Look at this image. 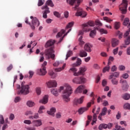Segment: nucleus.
<instances>
[{
  "mask_svg": "<svg viewBox=\"0 0 130 130\" xmlns=\"http://www.w3.org/2000/svg\"><path fill=\"white\" fill-rule=\"evenodd\" d=\"M120 27V23L118 22H115L114 27L116 30H118V29H119Z\"/></svg>",
  "mask_w": 130,
  "mask_h": 130,
  "instance_id": "obj_44",
  "label": "nucleus"
},
{
  "mask_svg": "<svg viewBox=\"0 0 130 130\" xmlns=\"http://www.w3.org/2000/svg\"><path fill=\"white\" fill-rule=\"evenodd\" d=\"M120 84H121L122 90L126 91L128 89V84H127L126 80L121 79L120 80Z\"/></svg>",
  "mask_w": 130,
  "mask_h": 130,
  "instance_id": "obj_12",
  "label": "nucleus"
},
{
  "mask_svg": "<svg viewBox=\"0 0 130 130\" xmlns=\"http://www.w3.org/2000/svg\"><path fill=\"white\" fill-rule=\"evenodd\" d=\"M107 85V81L104 80L102 82V85L103 87H105Z\"/></svg>",
  "mask_w": 130,
  "mask_h": 130,
  "instance_id": "obj_63",
  "label": "nucleus"
},
{
  "mask_svg": "<svg viewBox=\"0 0 130 130\" xmlns=\"http://www.w3.org/2000/svg\"><path fill=\"white\" fill-rule=\"evenodd\" d=\"M42 10H45L43 13V17L44 19H47V14H49L50 13V11L49 10V8L47 6H44L42 7Z\"/></svg>",
  "mask_w": 130,
  "mask_h": 130,
  "instance_id": "obj_13",
  "label": "nucleus"
},
{
  "mask_svg": "<svg viewBox=\"0 0 130 130\" xmlns=\"http://www.w3.org/2000/svg\"><path fill=\"white\" fill-rule=\"evenodd\" d=\"M79 45L81 46H82V45H84L85 44V42L83 41V36H80L79 39Z\"/></svg>",
  "mask_w": 130,
  "mask_h": 130,
  "instance_id": "obj_33",
  "label": "nucleus"
},
{
  "mask_svg": "<svg viewBox=\"0 0 130 130\" xmlns=\"http://www.w3.org/2000/svg\"><path fill=\"white\" fill-rule=\"evenodd\" d=\"M112 47H116L119 44V41L116 39H112L111 40Z\"/></svg>",
  "mask_w": 130,
  "mask_h": 130,
  "instance_id": "obj_19",
  "label": "nucleus"
},
{
  "mask_svg": "<svg viewBox=\"0 0 130 130\" xmlns=\"http://www.w3.org/2000/svg\"><path fill=\"white\" fill-rule=\"evenodd\" d=\"M47 72H46V68H42L40 69L39 75L40 76H45Z\"/></svg>",
  "mask_w": 130,
  "mask_h": 130,
  "instance_id": "obj_24",
  "label": "nucleus"
},
{
  "mask_svg": "<svg viewBox=\"0 0 130 130\" xmlns=\"http://www.w3.org/2000/svg\"><path fill=\"white\" fill-rule=\"evenodd\" d=\"M128 77L129 76L127 73H124L122 75V78H123V79H127Z\"/></svg>",
  "mask_w": 130,
  "mask_h": 130,
  "instance_id": "obj_55",
  "label": "nucleus"
},
{
  "mask_svg": "<svg viewBox=\"0 0 130 130\" xmlns=\"http://www.w3.org/2000/svg\"><path fill=\"white\" fill-rule=\"evenodd\" d=\"M93 47V46L90 44V43H86L85 44L84 47V49L85 50V51H87V52H91L92 51V48Z\"/></svg>",
  "mask_w": 130,
  "mask_h": 130,
  "instance_id": "obj_17",
  "label": "nucleus"
},
{
  "mask_svg": "<svg viewBox=\"0 0 130 130\" xmlns=\"http://www.w3.org/2000/svg\"><path fill=\"white\" fill-rule=\"evenodd\" d=\"M71 71L72 72H73L74 73H76V72H77V71H78V70L77 69V68L73 67L72 68H71L69 70V72L71 73Z\"/></svg>",
  "mask_w": 130,
  "mask_h": 130,
  "instance_id": "obj_56",
  "label": "nucleus"
},
{
  "mask_svg": "<svg viewBox=\"0 0 130 130\" xmlns=\"http://www.w3.org/2000/svg\"><path fill=\"white\" fill-rule=\"evenodd\" d=\"M75 16L76 17H82V18H85L87 16V12L81 10L80 11L78 9L77 12L76 13Z\"/></svg>",
  "mask_w": 130,
  "mask_h": 130,
  "instance_id": "obj_15",
  "label": "nucleus"
},
{
  "mask_svg": "<svg viewBox=\"0 0 130 130\" xmlns=\"http://www.w3.org/2000/svg\"><path fill=\"white\" fill-rule=\"evenodd\" d=\"M51 92L53 95L54 96H58V92H57V90L55 88H53L51 89Z\"/></svg>",
  "mask_w": 130,
  "mask_h": 130,
  "instance_id": "obj_29",
  "label": "nucleus"
},
{
  "mask_svg": "<svg viewBox=\"0 0 130 130\" xmlns=\"http://www.w3.org/2000/svg\"><path fill=\"white\" fill-rule=\"evenodd\" d=\"M129 23V19L128 18H126L124 19V21L123 22V25L124 26H127V24Z\"/></svg>",
  "mask_w": 130,
  "mask_h": 130,
  "instance_id": "obj_39",
  "label": "nucleus"
},
{
  "mask_svg": "<svg viewBox=\"0 0 130 130\" xmlns=\"http://www.w3.org/2000/svg\"><path fill=\"white\" fill-rule=\"evenodd\" d=\"M30 19H32L31 21L32 24H30V28L32 30H35V26L39 27V25H40V22L36 17L34 18L33 16H30Z\"/></svg>",
  "mask_w": 130,
  "mask_h": 130,
  "instance_id": "obj_6",
  "label": "nucleus"
},
{
  "mask_svg": "<svg viewBox=\"0 0 130 130\" xmlns=\"http://www.w3.org/2000/svg\"><path fill=\"white\" fill-rule=\"evenodd\" d=\"M113 77H115V78H118V77H119V73L115 72L114 73H112L111 75L109 76V80H111Z\"/></svg>",
  "mask_w": 130,
  "mask_h": 130,
  "instance_id": "obj_26",
  "label": "nucleus"
},
{
  "mask_svg": "<svg viewBox=\"0 0 130 130\" xmlns=\"http://www.w3.org/2000/svg\"><path fill=\"white\" fill-rule=\"evenodd\" d=\"M110 70V66H108L105 67L103 69V73H105L106 72H108Z\"/></svg>",
  "mask_w": 130,
  "mask_h": 130,
  "instance_id": "obj_43",
  "label": "nucleus"
},
{
  "mask_svg": "<svg viewBox=\"0 0 130 130\" xmlns=\"http://www.w3.org/2000/svg\"><path fill=\"white\" fill-rule=\"evenodd\" d=\"M73 55V51L69 50L67 54L66 55V59H68V58H69V57H70V56H72Z\"/></svg>",
  "mask_w": 130,
  "mask_h": 130,
  "instance_id": "obj_37",
  "label": "nucleus"
},
{
  "mask_svg": "<svg viewBox=\"0 0 130 130\" xmlns=\"http://www.w3.org/2000/svg\"><path fill=\"white\" fill-rule=\"evenodd\" d=\"M47 85L48 88H54L57 86V82L55 80H51L47 82Z\"/></svg>",
  "mask_w": 130,
  "mask_h": 130,
  "instance_id": "obj_14",
  "label": "nucleus"
},
{
  "mask_svg": "<svg viewBox=\"0 0 130 130\" xmlns=\"http://www.w3.org/2000/svg\"><path fill=\"white\" fill-rule=\"evenodd\" d=\"M83 92V94H87L88 93V90L85 89L84 85H80L75 90V93H82Z\"/></svg>",
  "mask_w": 130,
  "mask_h": 130,
  "instance_id": "obj_10",
  "label": "nucleus"
},
{
  "mask_svg": "<svg viewBox=\"0 0 130 130\" xmlns=\"http://www.w3.org/2000/svg\"><path fill=\"white\" fill-rule=\"evenodd\" d=\"M112 1V2H115V0H109ZM127 0H122V3L119 6V11H120L121 14L123 15L127 12V6L128 4L127 3Z\"/></svg>",
  "mask_w": 130,
  "mask_h": 130,
  "instance_id": "obj_4",
  "label": "nucleus"
},
{
  "mask_svg": "<svg viewBox=\"0 0 130 130\" xmlns=\"http://www.w3.org/2000/svg\"><path fill=\"white\" fill-rule=\"evenodd\" d=\"M23 123H25V124H31V123H32V122H31V120H25L23 121Z\"/></svg>",
  "mask_w": 130,
  "mask_h": 130,
  "instance_id": "obj_53",
  "label": "nucleus"
},
{
  "mask_svg": "<svg viewBox=\"0 0 130 130\" xmlns=\"http://www.w3.org/2000/svg\"><path fill=\"white\" fill-rule=\"evenodd\" d=\"M122 98L124 100H129L130 99V94L128 93H125L123 95Z\"/></svg>",
  "mask_w": 130,
  "mask_h": 130,
  "instance_id": "obj_32",
  "label": "nucleus"
},
{
  "mask_svg": "<svg viewBox=\"0 0 130 130\" xmlns=\"http://www.w3.org/2000/svg\"><path fill=\"white\" fill-rule=\"evenodd\" d=\"M119 70L120 71H124L125 70V67L121 65L119 67Z\"/></svg>",
  "mask_w": 130,
  "mask_h": 130,
  "instance_id": "obj_61",
  "label": "nucleus"
},
{
  "mask_svg": "<svg viewBox=\"0 0 130 130\" xmlns=\"http://www.w3.org/2000/svg\"><path fill=\"white\" fill-rule=\"evenodd\" d=\"M49 75L50 76V77H51V78H52V79H54V78L56 77V75H55V74H54V72H53L52 71L49 72Z\"/></svg>",
  "mask_w": 130,
  "mask_h": 130,
  "instance_id": "obj_42",
  "label": "nucleus"
},
{
  "mask_svg": "<svg viewBox=\"0 0 130 130\" xmlns=\"http://www.w3.org/2000/svg\"><path fill=\"white\" fill-rule=\"evenodd\" d=\"M55 111H56L55 108H52L50 110V111H47V113L49 115H52V116H54V113H55Z\"/></svg>",
  "mask_w": 130,
  "mask_h": 130,
  "instance_id": "obj_23",
  "label": "nucleus"
},
{
  "mask_svg": "<svg viewBox=\"0 0 130 130\" xmlns=\"http://www.w3.org/2000/svg\"><path fill=\"white\" fill-rule=\"evenodd\" d=\"M85 71H86V68L81 67L79 69V72L74 73V76L78 77V76H80V75H83V74H84V73H85Z\"/></svg>",
  "mask_w": 130,
  "mask_h": 130,
  "instance_id": "obj_16",
  "label": "nucleus"
},
{
  "mask_svg": "<svg viewBox=\"0 0 130 130\" xmlns=\"http://www.w3.org/2000/svg\"><path fill=\"white\" fill-rule=\"evenodd\" d=\"M53 14H54V16H55V17H57V18H59L60 17V15L59 14V13H58L56 11H54L53 12Z\"/></svg>",
  "mask_w": 130,
  "mask_h": 130,
  "instance_id": "obj_57",
  "label": "nucleus"
},
{
  "mask_svg": "<svg viewBox=\"0 0 130 130\" xmlns=\"http://www.w3.org/2000/svg\"><path fill=\"white\" fill-rule=\"evenodd\" d=\"M17 89L18 95H20V94L27 95V94H29V89H30V87L28 85H25V86H22L21 87V85H19L17 86Z\"/></svg>",
  "mask_w": 130,
  "mask_h": 130,
  "instance_id": "obj_3",
  "label": "nucleus"
},
{
  "mask_svg": "<svg viewBox=\"0 0 130 130\" xmlns=\"http://www.w3.org/2000/svg\"><path fill=\"white\" fill-rule=\"evenodd\" d=\"M129 33H130V28L128 29V30H127L125 32V33L123 36L124 38H126L125 40V45H128V44H130V36H128V35H129Z\"/></svg>",
  "mask_w": 130,
  "mask_h": 130,
  "instance_id": "obj_11",
  "label": "nucleus"
},
{
  "mask_svg": "<svg viewBox=\"0 0 130 130\" xmlns=\"http://www.w3.org/2000/svg\"><path fill=\"white\" fill-rule=\"evenodd\" d=\"M33 114V112L31 111H27L25 113V115H32Z\"/></svg>",
  "mask_w": 130,
  "mask_h": 130,
  "instance_id": "obj_62",
  "label": "nucleus"
},
{
  "mask_svg": "<svg viewBox=\"0 0 130 130\" xmlns=\"http://www.w3.org/2000/svg\"><path fill=\"white\" fill-rule=\"evenodd\" d=\"M111 82L113 85H118V80L116 78H112Z\"/></svg>",
  "mask_w": 130,
  "mask_h": 130,
  "instance_id": "obj_34",
  "label": "nucleus"
},
{
  "mask_svg": "<svg viewBox=\"0 0 130 130\" xmlns=\"http://www.w3.org/2000/svg\"><path fill=\"white\" fill-rule=\"evenodd\" d=\"M106 112H107V108L106 107H104L102 111V113H101L103 116L106 115Z\"/></svg>",
  "mask_w": 130,
  "mask_h": 130,
  "instance_id": "obj_40",
  "label": "nucleus"
},
{
  "mask_svg": "<svg viewBox=\"0 0 130 130\" xmlns=\"http://www.w3.org/2000/svg\"><path fill=\"white\" fill-rule=\"evenodd\" d=\"M96 30H97V28L94 27L93 30L90 31L89 36L91 38H94V36H96Z\"/></svg>",
  "mask_w": 130,
  "mask_h": 130,
  "instance_id": "obj_25",
  "label": "nucleus"
},
{
  "mask_svg": "<svg viewBox=\"0 0 130 130\" xmlns=\"http://www.w3.org/2000/svg\"><path fill=\"white\" fill-rule=\"evenodd\" d=\"M74 26V22H71L68 23L67 25L66 29H69V28H72V26Z\"/></svg>",
  "mask_w": 130,
  "mask_h": 130,
  "instance_id": "obj_49",
  "label": "nucleus"
},
{
  "mask_svg": "<svg viewBox=\"0 0 130 130\" xmlns=\"http://www.w3.org/2000/svg\"><path fill=\"white\" fill-rule=\"evenodd\" d=\"M92 104H94V102L93 101H91V102L88 103L87 104V107L80 108L78 110L79 114H83V113H84L85 111H87V110H88L89 108L91 107V105H92Z\"/></svg>",
  "mask_w": 130,
  "mask_h": 130,
  "instance_id": "obj_8",
  "label": "nucleus"
},
{
  "mask_svg": "<svg viewBox=\"0 0 130 130\" xmlns=\"http://www.w3.org/2000/svg\"><path fill=\"white\" fill-rule=\"evenodd\" d=\"M123 108L124 109H127L128 110H130V104L128 103H125L123 105Z\"/></svg>",
  "mask_w": 130,
  "mask_h": 130,
  "instance_id": "obj_38",
  "label": "nucleus"
},
{
  "mask_svg": "<svg viewBox=\"0 0 130 130\" xmlns=\"http://www.w3.org/2000/svg\"><path fill=\"white\" fill-rule=\"evenodd\" d=\"M103 19L104 21H106V22H107L108 23H111V22H112V21H113V20L111 19L108 17H104Z\"/></svg>",
  "mask_w": 130,
  "mask_h": 130,
  "instance_id": "obj_41",
  "label": "nucleus"
},
{
  "mask_svg": "<svg viewBox=\"0 0 130 130\" xmlns=\"http://www.w3.org/2000/svg\"><path fill=\"white\" fill-rule=\"evenodd\" d=\"M72 82L74 84H84L86 83V78L84 77H76L73 79Z\"/></svg>",
  "mask_w": 130,
  "mask_h": 130,
  "instance_id": "obj_9",
  "label": "nucleus"
},
{
  "mask_svg": "<svg viewBox=\"0 0 130 130\" xmlns=\"http://www.w3.org/2000/svg\"><path fill=\"white\" fill-rule=\"evenodd\" d=\"M118 49L119 48L117 47L113 50V53L114 55H116V54H117V53H118Z\"/></svg>",
  "mask_w": 130,
  "mask_h": 130,
  "instance_id": "obj_51",
  "label": "nucleus"
},
{
  "mask_svg": "<svg viewBox=\"0 0 130 130\" xmlns=\"http://www.w3.org/2000/svg\"><path fill=\"white\" fill-rule=\"evenodd\" d=\"M27 106L29 107H33L34 105H35V103L34 102L31 101H28L27 103H26Z\"/></svg>",
  "mask_w": 130,
  "mask_h": 130,
  "instance_id": "obj_35",
  "label": "nucleus"
},
{
  "mask_svg": "<svg viewBox=\"0 0 130 130\" xmlns=\"http://www.w3.org/2000/svg\"><path fill=\"white\" fill-rule=\"evenodd\" d=\"M95 25L98 26H102V23L100 22V20H95Z\"/></svg>",
  "mask_w": 130,
  "mask_h": 130,
  "instance_id": "obj_54",
  "label": "nucleus"
},
{
  "mask_svg": "<svg viewBox=\"0 0 130 130\" xmlns=\"http://www.w3.org/2000/svg\"><path fill=\"white\" fill-rule=\"evenodd\" d=\"M66 63H64L62 68H56L55 69V72H61V71H63L66 68Z\"/></svg>",
  "mask_w": 130,
  "mask_h": 130,
  "instance_id": "obj_31",
  "label": "nucleus"
},
{
  "mask_svg": "<svg viewBox=\"0 0 130 130\" xmlns=\"http://www.w3.org/2000/svg\"><path fill=\"white\" fill-rule=\"evenodd\" d=\"M84 98H85L84 96H81L79 99H75L74 102V105H78V104H82L84 102Z\"/></svg>",
  "mask_w": 130,
  "mask_h": 130,
  "instance_id": "obj_18",
  "label": "nucleus"
},
{
  "mask_svg": "<svg viewBox=\"0 0 130 130\" xmlns=\"http://www.w3.org/2000/svg\"><path fill=\"white\" fill-rule=\"evenodd\" d=\"M28 74H29V79H31V78H32V77H33V75H34V72L32 71H30L28 72Z\"/></svg>",
  "mask_w": 130,
  "mask_h": 130,
  "instance_id": "obj_60",
  "label": "nucleus"
},
{
  "mask_svg": "<svg viewBox=\"0 0 130 130\" xmlns=\"http://www.w3.org/2000/svg\"><path fill=\"white\" fill-rule=\"evenodd\" d=\"M9 119L10 120H14L15 119V115L14 114H11L9 116Z\"/></svg>",
  "mask_w": 130,
  "mask_h": 130,
  "instance_id": "obj_58",
  "label": "nucleus"
},
{
  "mask_svg": "<svg viewBox=\"0 0 130 130\" xmlns=\"http://www.w3.org/2000/svg\"><path fill=\"white\" fill-rule=\"evenodd\" d=\"M82 2V0H67V2L68 4H69L70 6H74V4H77L74 7L75 11L78 9V7L80 6V4Z\"/></svg>",
  "mask_w": 130,
  "mask_h": 130,
  "instance_id": "obj_7",
  "label": "nucleus"
},
{
  "mask_svg": "<svg viewBox=\"0 0 130 130\" xmlns=\"http://www.w3.org/2000/svg\"><path fill=\"white\" fill-rule=\"evenodd\" d=\"M104 128L105 129H106L107 128V124H101L99 126V129L102 130Z\"/></svg>",
  "mask_w": 130,
  "mask_h": 130,
  "instance_id": "obj_30",
  "label": "nucleus"
},
{
  "mask_svg": "<svg viewBox=\"0 0 130 130\" xmlns=\"http://www.w3.org/2000/svg\"><path fill=\"white\" fill-rule=\"evenodd\" d=\"M66 89L63 91L62 97L64 101L69 102L70 101V96L73 93V89H72V87L69 84H66Z\"/></svg>",
  "mask_w": 130,
  "mask_h": 130,
  "instance_id": "obj_2",
  "label": "nucleus"
},
{
  "mask_svg": "<svg viewBox=\"0 0 130 130\" xmlns=\"http://www.w3.org/2000/svg\"><path fill=\"white\" fill-rule=\"evenodd\" d=\"M59 64H60L59 61H56L53 64V67H58Z\"/></svg>",
  "mask_w": 130,
  "mask_h": 130,
  "instance_id": "obj_64",
  "label": "nucleus"
},
{
  "mask_svg": "<svg viewBox=\"0 0 130 130\" xmlns=\"http://www.w3.org/2000/svg\"><path fill=\"white\" fill-rule=\"evenodd\" d=\"M64 33H66V31L63 29L61 30V31L57 34L56 36V38H59V37H61V36H62Z\"/></svg>",
  "mask_w": 130,
  "mask_h": 130,
  "instance_id": "obj_28",
  "label": "nucleus"
},
{
  "mask_svg": "<svg viewBox=\"0 0 130 130\" xmlns=\"http://www.w3.org/2000/svg\"><path fill=\"white\" fill-rule=\"evenodd\" d=\"M45 6H49L50 7H51L52 8H53V7L54 6V5H53V3H52V1L51 0H48Z\"/></svg>",
  "mask_w": 130,
  "mask_h": 130,
  "instance_id": "obj_27",
  "label": "nucleus"
},
{
  "mask_svg": "<svg viewBox=\"0 0 130 130\" xmlns=\"http://www.w3.org/2000/svg\"><path fill=\"white\" fill-rule=\"evenodd\" d=\"M4 123H5L4 116L0 115V124H4Z\"/></svg>",
  "mask_w": 130,
  "mask_h": 130,
  "instance_id": "obj_47",
  "label": "nucleus"
},
{
  "mask_svg": "<svg viewBox=\"0 0 130 130\" xmlns=\"http://www.w3.org/2000/svg\"><path fill=\"white\" fill-rule=\"evenodd\" d=\"M72 30V29H70L66 34H65L63 36V37L61 38L60 39L59 41L58 42V43H60V42H61V41H62L63 38L64 37V36H67V35H68V33H70V32H71V31Z\"/></svg>",
  "mask_w": 130,
  "mask_h": 130,
  "instance_id": "obj_46",
  "label": "nucleus"
},
{
  "mask_svg": "<svg viewBox=\"0 0 130 130\" xmlns=\"http://www.w3.org/2000/svg\"><path fill=\"white\" fill-rule=\"evenodd\" d=\"M36 93L38 95H40L41 94V88L37 87L36 88Z\"/></svg>",
  "mask_w": 130,
  "mask_h": 130,
  "instance_id": "obj_50",
  "label": "nucleus"
},
{
  "mask_svg": "<svg viewBox=\"0 0 130 130\" xmlns=\"http://www.w3.org/2000/svg\"><path fill=\"white\" fill-rule=\"evenodd\" d=\"M20 100H21V98H20L19 96L16 97L14 100V102L15 103H17V102H19V101H20Z\"/></svg>",
  "mask_w": 130,
  "mask_h": 130,
  "instance_id": "obj_59",
  "label": "nucleus"
},
{
  "mask_svg": "<svg viewBox=\"0 0 130 130\" xmlns=\"http://www.w3.org/2000/svg\"><path fill=\"white\" fill-rule=\"evenodd\" d=\"M32 123L34 126H40L41 125H42L41 120H34L32 122Z\"/></svg>",
  "mask_w": 130,
  "mask_h": 130,
  "instance_id": "obj_20",
  "label": "nucleus"
},
{
  "mask_svg": "<svg viewBox=\"0 0 130 130\" xmlns=\"http://www.w3.org/2000/svg\"><path fill=\"white\" fill-rule=\"evenodd\" d=\"M117 35H118L119 39H121L122 38V34L119 30L117 31Z\"/></svg>",
  "mask_w": 130,
  "mask_h": 130,
  "instance_id": "obj_52",
  "label": "nucleus"
},
{
  "mask_svg": "<svg viewBox=\"0 0 130 130\" xmlns=\"http://www.w3.org/2000/svg\"><path fill=\"white\" fill-rule=\"evenodd\" d=\"M44 0H39L38 6V7H41V6H43L44 5Z\"/></svg>",
  "mask_w": 130,
  "mask_h": 130,
  "instance_id": "obj_48",
  "label": "nucleus"
},
{
  "mask_svg": "<svg viewBox=\"0 0 130 130\" xmlns=\"http://www.w3.org/2000/svg\"><path fill=\"white\" fill-rule=\"evenodd\" d=\"M48 102V95H45L43 99L40 101V103L42 104H46Z\"/></svg>",
  "mask_w": 130,
  "mask_h": 130,
  "instance_id": "obj_21",
  "label": "nucleus"
},
{
  "mask_svg": "<svg viewBox=\"0 0 130 130\" xmlns=\"http://www.w3.org/2000/svg\"><path fill=\"white\" fill-rule=\"evenodd\" d=\"M100 32L101 34H107V33H108V31H107V30L105 29L104 28L100 29Z\"/></svg>",
  "mask_w": 130,
  "mask_h": 130,
  "instance_id": "obj_45",
  "label": "nucleus"
},
{
  "mask_svg": "<svg viewBox=\"0 0 130 130\" xmlns=\"http://www.w3.org/2000/svg\"><path fill=\"white\" fill-rule=\"evenodd\" d=\"M82 26L84 32H89V31H91V29L89 28V26L94 27L95 26V23L93 21H89L87 23L82 24Z\"/></svg>",
  "mask_w": 130,
  "mask_h": 130,
  "instance_id": "obj_5",
  "label": "nucleus"
},
{
  "mask_svg": "<svg viewBox=\"0 0 130 130\" xmlns=\"http://www.w3.org/2000/svg\"><path fill=\"white\" fill-rule=\"evenodd\" d=\"M55 43V40H50L47 42L45 46L46 48L47 47H50L49 49H46L45 52V55L46 56V58L47 59H50L51 58L53 60L55 59V54L54 53V50H53V45Z\"/></svg>",
  "mask_w": 130,
  "mask_h": 130,
  "instance_id": "obj_1",
  "label": "nucleus"
},
{
  "mask_svg": "<svg viewBox=\"0 0 130 130\" xmlns=\"http://www.w3.org/2000/svg\"><path fill=\"white\" fill-rule=\"evenodd\" d=\"M75 67H79L82 64V60L80 58H78L77 60L76 64H75Z\"/></svg>",
  "mask_w": 130,
  "mask_h": 130,
  "instance_id": "obj_36",
  "label": "nucleus"
},
{
  "mask_svg": "<svg viewBox=\"0 0 130 130\" xmlns=\"http://www.w3.org/2000/svg\"><path fill=\"white\" fill-rule=\"evenodd\" d=\"M79 55L80 57H86L88 55V53L85 50H81L80 51Z\"/></svg>",
  "mask_w": 130,
  "mask_h": 130,
  "instance_id": "obj_22",
  "label": "nucleus"
}]
</instances>
